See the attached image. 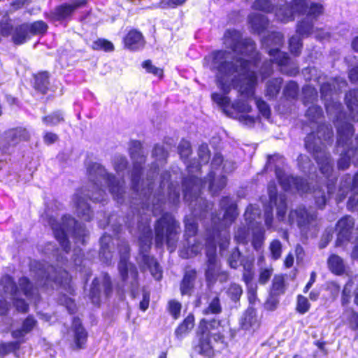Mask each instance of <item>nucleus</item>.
I'll return each instance as SVG.
<instances>
[{
	"mask_svg": "<svg viewBox=\"0 0 358 358\" xmlns=\"http://www.w3.org/2000/svg\"><path fill=\"white\" fill-rule=\"evenodd\" d=\"M129 154L133 162L130 178L134 196L130 201L132 215L122 218L116 214L110 215L106 224L101 221L99 225L104 228L110 227L115 235H117L124 226L129 232L136 236L139 244V264L143 269H148L157 280L162 277V271L157 260L148 252L152 241V231L150 227L151 213L157 216L162 213L165 206H174L180 200V189L178 184L169 182L170 173L164 171L160 175L159 185L155 190V178L158 175V165L152 164L147 173L146 181H141L143 164L145 155L142 144L138 141H131L129 144Z\"/></svg>",
	"mask_w": 358,
	"mask_h": 358,
	"instance_id": "obj_1",
	"label": "nucleus"
},
{
	"mask_svg": "<svg viewBox=\"0 0 358 358\" xmlns=\"http://www.w3.org/2000/svg\"><path fill=\"white\" fill-rule=\"evenodd\" d=\"M226 48L212 53L210 69L217 71V83L220 90L228 94L231 87L242 96L252 97L257 84L255 69L260 60L255 43L251 38H242L239 31L228 29L223 37Z\"/></svg>",
	"mask_w": 358,
	"mask_h": 358,
	"instance_id": "obj_2",
	"label": "nucleus"
},
{
	"mask_svg": "<svg viewBox=\"0 0 358 358\" xmlns=\"http://www.w3.org/2000/svg\"><path fill=\"white\" fill-rule=\"evenodd\" d=\"M29 271L36 286L24 276L18 280L19 288L13 278L8 275H3L0 280L3 296L12 299L18 311L26 313L29 309V305L26 301L20 298L21 292L29 300L34 303L40 300L38 287L47 292L54 289L55 287H62L67 293L73 294L74 289L71 283V278L65 269L56 268L45 262L32 260L29 264Z\"/></svg>",
	"mask_w": 358,
	"mask_h": 358,
	"instance_id": "obj_3",
	"label": "nucleus"
},
{
	"mask_svg": "<svg viewBox=\"0 0 358 358\" xmlns=\"http://www.w3.org/2000/svg\"><path fill=\"white\" fill-rule=\"evenodd\" d=\"M113 166L119 178L108 173L100 164L92 163L87 167L89 187L92 189L83 187L76 191L72 199L77 215L83 220L90 222L94 216L87 199L103 205L107 199L106 188L117 203L122 204L124 202V177L129 174L127 158L122 155H115Z\"/></svg>",
	"mask_w": 358,
	"mask_h": 358,
	"instance_id": "obj_4",
	"label": "nucleus"
},
{
	"mask_svg": "<svg viewBox=\"0 0 358 358\" xmlns=\"http://www.w3.org/2000/svg\"><path fill=\"white\" fill-rule=\"evenodd\" d=\"M323 115L320 106L313 105L308 107L306 116L310 127H317L316 133L312 131L305 138L306 149L313 155L316 160L321 173L327 180L325 186L317 185L313 191L316 206L323 208L327 203V197L334 192V185L336 178L333 176V163L330 155L326 150V144L333 142L334 131L330 125L320 124Z\"/></svg>",
	"mask_w": 358,
	"mask_h": 358,
	"instance_id": "obj_5",
	"label": "nucleus"
},
{
	"mask_svg": "<svg viewBox=\"0 0 358 358\" xmlns=\"http://www.w3.org/2000/svg\"><path fill=\"white\" fill-rule=\"evenodd\" d=\"M201 178L189 176L184 178L182 181V188L184 200L189 203L192 210V214L185 218V237L186 238L187 248L180 251V256L183 259H188L198 255L203 248L201 241L194 239L192 243L190 238L195 236L197 232V223L196 219L200 220L213 217L217 218V223H220L222 219L217 215H213L210 211L213 208V204L207 200L200 196L201 190L203 186Z\"/></svg>",
	"mask_w": 358,
	"mask_h": 358,
	"instance_id": "obj_6",
	"label": "nucleus"
},
{
	"mask_svg": "<svg viewBox=\"0 0 358 358\" xmlns=\"http://www.w3.org/2000/svg\"><path fill=\"white\" fill-rule=\"evenodd\" d=\"M42 217L51 227L62 249L59 250L53 243H48L41 250L49 259L52 257L58 264L64 265L67 262L65 255L70 250L67 236L71 234L76 244L84 245L88 237V231L70 215H64L58 220L47 210Z\"/></svg>",
	"mask_w": 358,
	"mask_h": 358,
	"instance_id": "obj_7",
	"label": "nucleus"
},
{
	"mask_svg": "<svg viewBox=\"0 0 358 358\" xmlns=\"http://www.w3.org/2000/svg\"><path fill=\"white\" fill-rule=\"evenodd\" d=\"M341 107V104L334 100L326 103L327 113L333 119L337 129L336 151L340 153L338 168L345 170L350 166L351 162L358 166V134L355 141H352L354 127L347 122Z\"/></svg>",
	"mask_w": 358,
	"mask_h": 358,
	"instance_id": "obj_8",
	"label": "nucleus"
},
{
	"mask_svg": "<svg viewBox=\"0 0 358 358\" xmlns=\"http://www.w3.org/2000/svg\"><path fill=\"white\" fill-rule=\"evenodd\" d=\"M220 206L224 210L222 221L220 223H217V218L215 217H212L213 231L208 232L206 239L207 262L217 261L216 255L217 241L220 245V250L227 249L230 240L228 229L238 215L236 206L230 197H223L220 200Z\"/></svg>",
	"mask_w": 358,
	"mask_h": 358,
	"instance_id": "obj_9",
	"label": "nucleus"
},
{
	"mask_svg": "<svg viewBox=\"0 0 358 358\" xmlns=\"http://www.w3.org/2000/svg\"><path fill=\"white\" fill-rule=\"evenodd\" d=\"M308 71L312 76L315 74V78H310V79L317 81L320 85L321 97L324 101V105L326 106L327 102L331 100L341 104L337 100V94L347 86L346 80L343 78L336 77L324 82L326 77L320 74L317 76V69L315 68H310ZM345 101L349 111L348 117L343 112V106L341 107V110L345 115L347 122H348L349 119L354 122H358V89L349 91L345 95Z\"/></svg>",
	"mask_w": 358,
	"mask_h": 358,
	"instance_id": "obj_10",
	"label": "nucleus"
},
{
	"mask_svg": "<svg viewBox=\"0 0 358 358\" xmlns=\"http://www.w3.org/2000/svg\"><path fill=\"white\" fill-rule=\"evenodd\" d=\"M220 329V321L201 320L197 332L199 342L196 351L205 357H213L217 345L224 346V337Z\"/></svg>",
	"mask_w": 358,
	"mask_h": 358,
	"instance_id": "obj_11",
	"label": "nucleus"
},
{
	"mask_svg": "<svg viewBox=\"0 0 358 358\" xmlns=\"http://www.w3.org/2000/svg\"><path fill=\"white\" fill-rule=\"evenodd\" d=\"M285 158L280 155L268 156L266 164L268 169L274 168L276 178L282 188L285 192H296L301 195L310 191V185L306 180L285 173Z\"/></svg>",
	"mask_w": 358,
	"mask_h": 358,
	"instance_id": "obj_12",
	"label": "nucleus"
},
{
	"mask_svg": "<svg viewBox=\"0 0 358 358\" xmlns=\"http://www.w3.org/2000/svg\"><path fill=\"white\" fill-rule=\"evenodd\" d=\"M155 241L157 248H162L166 243L172 252L176 248L180 234V224L169 213H164L155 224Z\"/></svg>",
	"mask_w": 358,
	"mask_h": 358,
	"instance_id": "obj_13",
	"label": "nucleus"
},
{
	"mask_svg": "<svg viewBox=\"0 0 358 358\" xmlns=\"http://www.w3.org/2000/svg\"><path fill=\"white\" fill-rule=\"evenodd\" d=\"M268 53L271 59L264 61L259 69L262 79L266 78L273 73V63L278 65L280 72L285 75L295 76L299 73L298 64L292 60L287 53L280 51L278 48H270Z\"/></svg>",
	"mask_w": 358,
	"mask_h": 358,
	"instance_id": "obj_14",
	"label": "nucleus"
},
{
	"mask_svg": "<svg viewBox=\"0 0 358 358\" xmlns=\"http://www.w3.org/2000/svg\"><path fill=\"white\" fill-rule=\"evenodd\" d=\"M118 249L120 253L118 270L124 283L123 287H127L134 297L138 289V270L134 264L129 262L130 248L128 243L124 241H120Z\"/></svg>",
	"mask_w": 358,
	"mask_h": 358,
	"instance_id": "obj_15",
	"label": "nucleus"
},
{
	"mask_svg": "<svg viewBox=\"0 0 358 358\" xmlns=\"http://www.w3.org/2000/svg\"><path fill=\"white\" fill-rule=\"evenodd\" d=\"M288 222L291 226L296 224L306 237L315 236L318 231L316 213L308 210L303 205L290 210Z\"/></svg>",
	"mask_w": 358,
	"mask_h": 358,
	"instance_id": "obj_16",
	"label": "nucleus"
},
{
	"mask_svg": "<svg viewBox=\"0 0 358 358\" xmlns=\"http://www.w3.org/2000/svg\"><path fill=\"white\" fill-rule=\"evenodd\" d=\"M268 194L269 205L265 207L264 223L268 229L273 227V208L276 207L277 217L279 220H283L287 211V196L284 193H278L275 182H270L268 185Z\"/></svg>",
	"mask_w": 358,
	"mask_h": 358,
	"instance_id": "obj_17",
	"label": "nucleus"
},
{
	"mask_svg": "<svg viewBox=\"0 0 358 358\" xmlns=\"http://www.w3.org/2000/svg\"><path fill=\"white\" fill-rule=\"evenodd\" d=\"M324 8L320 3H311L310 7L308 8L303 14H306V17L299 21L296 27V32L302 37H308L315 32V22L318 20L319 17L323 14ZM296 14L294 15V16ZM301 15H303L301 13Z\"/></svg>",
	"mask_w": 358,
	"mask_h": 358,
	"instance_id": "obj_18",
	"label": "nucleus"
},
{
	"mask_svg": "<svg viewBox=\"0 0 358 358\" xmlns=\"http://www.w3.org/2000/svg\"><path fill=\"white\" fill-rule=\"evenodd\" d=\"M310 0H293L290 3H285L276 11V17L278 21L287 22L294 20V14H301L310 7Z\"/></svg>",
	"mask_w": 358,
	"mask_h": 358,
	"instance_id": "obj_19",
	"label": "nucleus"
},
{
	"mask_svg": "<svg viewBox=\"0 0 358 358\" xmlns=\"http://www.w3.org/2000/svg\"><path fill=\"white\" fill-rule=\"evenodd\" d=\"M106 296H108L113 291L110 276L107 273L103 274L99 278L93 280L90 290L89 297L92 303L99 305L101 301V289Z\"/></svg>",
	"mask_w": 358,
	"mask_h": 358,
	"instance_id": "obj_20",
	"label": "nucleus"
},
{
	"mask_svg": "<svg viewBox=\"0 0 358 358\" xmlns=\"http://www.w3.org/2000/svg\"><path fill=\"white\" fill-rule=\"evenodd\" d=\"M30 137L29 131L24 128H17L6 131L0 139V149L2 153H6L9 148L14 146L21 141H28Z\"/></svg>",
	"mask_w": 358,
	"mask_h": 358,
	"instance_id": "obj_21",
	"label": "nucleus"
},
{
	"mask_svg": "<svg viewBox=\"0 0 358 358\" xmlns=\"http://www.w3.org/2000/svg\"><path fill=\"white\" fill-rule=\"evenodd\" d=\"M224 161L223 160L222 156L216 153L211 162V171L208 176V181L209 182V189L213 194H217L221 189H222L227 184V178L222 176L217 180H215V169H218L220 165H223Z\"/></svg>",
	"mask_w": 358,
	"mask_h": 358,
	"instance_id": "obj_22",
	"label": "nucleus"
},
{
	"mask_svg": "<svg viewBox=\"0 0 358 358\" xmlns=\"http://www.w3.org/2000/svg\"><path fill=\"white\" fill-rule=\"evenodd\" d=\"M354 224V219L349 215L345 216L338 220L336 225L338 231L337 246H342L345 241H350L353 238Z\"/></svg>",
	"mask_w": 358,
	"mask_h": 358,
	"instance_id": "obj_23",
	"label": "nucleus"
},
{
	"mask_svg": "<svg viewBox=\"0 0 358 358\" xmlns=\"http://www.w3.org/2000/svg\"><path fill=\"white\" fill-rule=\"evenodd\" d=\"M71 331L77 348H84L87 340L88 334L79 318L73 317Z\"/></svg>",
	"mask_w": 358,
	"mask_h": 358,
	"instance_id": "obj_24",
	"label": "nucleus"
},
{
	"mask_svg": "<svg viewBox=\"0 0 358 358\" xmlns=\"http://www.w3.org/2000/svg\"><path fill=\"white\" fill-rule=\"evenodd\" d=\"M231 109L238 113H243L238 117L241 122L248 126H251L255 123V117L247 114L252 110L251 106L247 101L238 100L235 101L231 105Z\"/></svg>",
	"mask_w": 358,
	"mask_h": 358,
	"instance_id": "obj_25",
	"label": "nucleus"
},
{
	"mask_svg": "<svg viewBox=\"0 0 358 358\" xmlns=\"http://www.w3.org/2000/svg\"><path fill=\"white\" fill-rule=\"evenodd\" d=\"M85 4V0H76L71 4L66 3L59 6L53 11V18L56 20H64L69 17L76 8L83 7Z\"/></svg>",
	"mask_w": 358,
	"mask_h": 358,
	"instance_id": "obj_26",
	"label": "nucleus"
},
{
	"mask_svg": "<svg viewBox=\"0 0 358 358\" xmlns=\"http://www.w3.org/2000/svg\"><path fill=\"white\" fill-rule=\"evenodd\" d=\"M124 45L130 50L143 49L145 41L141 32L136 29L130 30L124 38Z\"/></svg>",
	"mask_w": 358,
	"mask_h": 358,
	"instance_id": "obj_27",
	"label": "nucleus"
},
{
	"mask_svg": "<svg viewBox=\"0 0 358 358\" xmlns=\"http://www.w3.org/2000/svg\"><path fill=\"white\" fill-rule=\"evenodd\" d=\"M37 321L32 315H29L22 323V326L11 331L12 337L22 343L24 342V336L30 333L36 327Z\"/></svg>",
	"mask_w": 358,
	"mask_h": 358,
	"instance_id": "obj_28",
	"label": "nucleus"
},
{
	"mask_svg": "<svg viewBox=\"0 0 358 358\" xmlns=\"http://www.w3.org/2000/svg\"><path fill=\"white\" fill-rule=\"evenodd\" d=\"M113 244L112 243V237L110 235L104 234L100 238L99 257L106 264L111 262L113 253Z\"/></svg>",
	"mask_w": 358,
	"mask_h": 358,
	"instance_id": "obj_29",
	"label": "nucleus"
},
{
	"mask_svg": "<svg viewBox=\"0 0 358 358\" xmlns=\"http://www.w3.org/2000/svg\"><path fill=\"white\" fill-rule=\"evenodd\" d=\"M196 278V271L194 268H187L180 282V290L182 296H190L194 288Z\"/></svg>",
	"mask_w": 358,
	"mask_h": 358,
	"instance_id": "obj_30",
	"label": "nucleus"
},
{
	"mask_svg": "<svg viewBox=\"0 0 358 358\" xmlns=\"http://www.w3.org/2000/svg\"><path fill=\"white\" fill-rule=\"evenodd\" d=\"M245 220L249 227L262 225L261 209L257 205L250 204L244 214Z\"/></svg>",
	"mask_w": 358,
	"mask_h": 358,
	"instance_id": "obj_31",
	"label": "nucleus"
},
{
	"mask_svg": "<svg viewBox=\"0 0 358 358\" xmlns=\"http://www.w3.org/2000/svg\"><path fill=\"white\" fill-rule=\"evenodd\" d=\"M280 2L282 1L281 0H255L252 4V8L255 10H259L265 13H271L275 10V15L277 17V10L283 6L285 3H287V1L283 2V3ZM276 19L278 20V18Z\"/></svg>",
	"mask_w": 358,
	"mask_h": 358,
	"instance_id": "obj_32",
	"label": "nucleus"
},
{
	"mask_svg": "<svg viewBox=\"0 0 358 358\" xmlns=\"http://www.w3.org/2000/svg\"><path fill=\"white\" fill-rule=\"evenodd\" d=\"M248 20L252 30L258 34L262 32L268 24L267 17L259 13H251L248 15Z\"/></svg>",
	"mask_w": 358,
	"mask_h": 358,
	"instance_id": "obj_33",
	"label": "nucleus"
},
{
	"mask_svg": "<svg viewBox=\"0 0 358 358\" xmlns=\"http://www.w3.org/2000/svg\"><path fill=\"white\" fill-rule=\"evenodd\" d=\"M194 327V316L193 314L188 315L182 323L176 329L175 336L177 339L182 340L192 330Z\"/></svg>",
	"mask_w": 358,
	"mask_h": 358,
	"instance_id": "obj_34",
	"label": "nucleus"
},
{
	"mask_svg": "<svg viewBox=\"0 0 358 358\" xmlns=\"http://www.w3.org/2000/svg\"><path fill=\"white\" fill-rule=\"evenodd\" d=\"M352 177L350 174L344 175L340 182L338 191L336 196L338 203L341 202L353 188Z\"/></svg>",
	"mask_w": 358,
	"mask_h": 358,
	"instance_id": "obj_35",
	"label": "nucleus"
},
{
	"mask_svg": "<svg viewBox=\"0 0 358 358\" xmlns=\"http://www.w3.org/2000/svg\"><path fill=\"white\" fill-rule=\"evenodd\" d=\"M205 277L208 286L213 285L217 280L220 271V265L218 261L207 262Z\"/></svg>",
	"mask_w": 358,
	"mask_h": 358,
	"instance_id": "obj_36",
	"label": "nucleus"
},
{
	"mask_svg": "<svg viewBox=\"0 0 358 358\" xmlns=\"http://www.w3.org/2000/svg\"><path fill=\"white\" fill-rule=\"evenodd\" d=\"M283 79L275 78L268 80L266 83L265 96L268 99H274L279 94Z\"/></svg>",
	"mask_w": 358,
	"mask_h": 358,
	"instance_id": "obj_37",
	"label": "nucleus"
},
{
	"mask_svg": "<svg viewBox=\"0 0 358 358\" xmlns=\"http://www.w3.org/2000/svg\"><path fill=\"white\" fill-rule=\"evenodd\" d=\"M329 270L336 275H343L345 273V265L341 257L336 255H331L328 259Z\"/></svg>",
	"mask_w": 358,
	"mask_h": 358,
	"instance_id": "obj_38",
	"label": "nucleus"
},
{
	"mask_svg": "<svg viewBox=\"0 0 358 358\" xmlns=\"http://www.w3.org/2000/svg\"><path fill=\"white\" fill-rule=\"evenodd\" d=\"M252 233V244L257 251L261 250L265 240V230L263 226L250 227Z\"/></svg>",
	"mask_w": 358,
	"mask_h": 358,
	"instance_id": "obj_39",
	"label": "nucleus"
},
{
	"mask_svg": "<svg viewBox=\"0 0 358 358\" xmlns=\"http://www.w3.org/2000/svg\"><path fill=\"white\" fill-rule=\"evenodd\" d=\"M29 34L27 24L26 23L22 24L14 29L12 41L16 45L22 44L26 42Z\"/></svg>",
	"mask_w": 358,
	"mask_h": 358,
	"instance_id": "obj_40",
	"label": "nucleus"
},
{
	"mask_svg": "<svg viewBox=\"0 0 358 358\" xmlns=\"http://www.w3.org/2000/svg\"><path fill=\"white\" fill-rule=\"evenodd\" d=\"M299 87L298 84L293 81H289L283 89V96L287 100H296L299 96Z\"/></svg>",
	"mask_w": 358,
	"mask_h": 358,
	"instance_id": "obj_41",
	"label": "nucleus"
},
{
	"mask_svg": "<svg viewBox=\"0 0 358 358\" xmlns=\"http://www.w3.org/2000/svg\"><path fill=\"white\" fill-rule=\"evenodd\" d=\"M303 38L298 34L293 35L289 40V48L290 52L298 57L300 55L301 52V49L303 48Z\"/></svg>",
	"mask_w": 358,
	"mask_h": 358,
	"instance_id": "obj_42",
	"label": "nucleus"
},
{
	"mask_svg": "<svg viewBox=\"0 0 358 358\" xmlns=\"http://www.w3.org/2000/svg\"><path fill=\"white\" fill-rule=\"evenodd\" d=\"M283 34L280 32L274 31L265 36L262 43L266 46H280L283 43Z\"/></svg>",
	"mask_w": 358,
	"mask_h": 358,
	"instance_id": "obj_43",
	"label": "nucleus"
},
{
	"mask_svg": "<svg viewBox=\"0 0 358 358\" xmlns=\"http://www.w3.org/2000/svg\"><path fill=\"white\" fill-rule=\"evenodd\" d=\"M48 85V74L47 72L40 73L35 76L34 87L36 90L45 94Z\"/></svg>",
	"mask_w": 358,
	"mask_h": 358,
	"instance_id": "obj_44",
	"label": "nucleus"
},
{
	"mask_svg": "<svg viewBox=\"0 0 358 358\" xmlns=\"http://www.w3.org/2000/svg\"><path fill=\"white\" fill-rule=\"evenodd\" d=\"M285 291V279L282 275H275L271 289V294L273 296H279L284 294Z\"/></svg>",
	"mask_w": 358,
	"mask_h": 358,
	"instance_id": "obj_45",
	"label": "nucleus"
},
{
	"mask_svg": "<svg viewBox=\"0 0 358 358\" xmlns=\"http://www.w3.org/2000/svg\"><path fill=\"white\" fill-rule=\"evenodd\" d=\"M211 96L213 101L220 106L227 115L230 116L231 114L229 109L230 106L229 98L225 94L223 95L219 93H213Z\"/></svg>",
	"mask_w": 358,
	"mask_h": 358,
	"instance_id": "obj_46",
	"label": "nucleus"
},
{
	"mask_svg": "<svg viewBox=\"0 0 358 358\" xmlns=\"http://www.w3.org/2000/svg\"><path fill=\"white\" fill-rule=\"evenodd\" d=\"M14 29L8 15H3L0 20V34L3 37L12 36Z\"/></svg>",
	"mask_w": 358,
	"mask_h": 358,
	"instance_id": "obj_47",
	"label": "nucleus"
},
{
	"mask_svg": "<svg viewBox=\"0 0 358 358\" xmlns=\"http://www.w3.org/2000/svg\"><path fill=\"white\" fill-rule=\"evenodd\" d=\"M222 306L218 296L213 297L208 306L203 310V315H217L222 312Z\"/></svg>",
	"mask_w": 358,
	"mask_h": 358,
	"instance_id": "obj_48",
	"label": "nucleus"
},
{
	"mask_svg": "<svg viewBox=\"0 0 358 358\" xmlns=\"http://www.w3.org/2000/svg\"><path fill=\"white\" fill-rule=\"evenodd\" d=\"M42 121L47 126H56L64 121L63 113L62 111H55L49 115L43 117Z\"/></svg>",
	"mask_w": 358,
	"mask_h": 358,
	"instance_id": "obj_49",
	"label": "nucleus"
},
{
	"mask_svg": "<svg viewBox=\"0 0 358 358\" xmlns=\"http://www.w3.org/2000/svg\"><path fill=\"white\" fill-rule=\"evenodd\" d=\"M249 229H250V228L248 226L246 227L245 226L243 225L238 227L235 231L234 240L238 243H247L250 236Z\"/></svg>",
	"mask_w": 358,
	"mask_h": 358,
	"instance_id": "obj_50",
	"label": "nucleus"
},
{
	"mask_svg": "<svg viewBox=\"0 0 358 358\" xmlns=\"http://www.w3.org/2000/svg\"><path fill=\"white\" fill-rule=\"evenodd\" d=\"M26 24H27L29 32L31 34H42L45 33L48 29L47 24L42 20Z\"/></svg>",
	"mask_w": 358,
	"mask_h": 358,
	"instance_id": "obj_51",
	"label": "nucleus"
},
{
	"mask_svg": "<svg viewBox=\"0 0 358 358\" xmlns=\"http://www.w3.org/2000/svg\"><path fill=\"white\" fill-rule=\"evenodd\" d=\"M303 103L305 105L313 103L317 98V90L310 85H306L303 88Z\"/></svg>",
	"mask_w": 358,
	"mask_h": 358,
	"instance_id": "obj_52",
	"label": "nucleus"
},
{
	"mask_svg": "<svg viewBox=\"0 0 358 358\" xmlns=\"http://www.w3.org/2000/svg\"><path fill=\"white\" fill-rule=\"evenodd\" d=\"M92 48L95 50H104L106 52H110L114 50L113 43L103 38H99L94 41Z\"/></svg>",
	"mask_w": 358,
	"mask_h": 358,
	"instance_id": "obj_53",
	"label": "nucleus"
},
{
	"mask_svg": "<svg viewBox=\"0 0 358 358\" xmlns=\"http://www.w3.org/2000/svg\"><path fill=\"white\" fill-rule=\"evenodd\" d=\"M244 257L242 256L238 248H236L233 250L228 258V264L231 268H237L240 266L241 260Z\"/></svg>",
	"mask_w": 358,
	"mask_h": 358,
	"instance_id": "obj_54",
	"label": "nucleus"
},
{
	"mask_svg": "<svg viewBox=\"0 0 358 358\" xmlns=\"http://www.w3.org/2000/svg\"><path fill=\"white\" fill-rule=\"evenodd\" d=\"M21 345V342L18 340L16 341H11L8 343H0V355L3 356L10 352H14L17 350Z\"/></svg>",
	"mask_w": 358,
	"mask_h": 358,
	"instance_id": "obj_55",
	"label": "nucleus"
},
{
	"mask_svg": "<svg viewBox=\"0 0 358 358\" xmlns=\"http://www.w3.org/2000/svg\"><path fill=\"white\" fill-rule=\"evenodd\" d=\"M227 296L233 301H237L243 294L241 285L236 283H231L227 290Z\"/></svg>",
	"mask_w": 358,
	"mask_h": 358,
	"instance_id": "obj_56",
	"label": "nucleus"
},
{
	"mask_svg": "<svg viewBox=\"0 0 358 358\" xmlns=\"http://www.w3.org/2000/svg\"><path fill=\"white\" fill-rule=\"evenodd\" d=\"M58 303L66 307L70 314L76 312V305L74 301L66 294H62L58 299Z\"/></svg>",
	"mask_w": 358,
	"mask_h": 358,
	"instance_id": "obj_57",
	"label": "nucleus"
},
{
	"mask_svg": "<svg viewBox=\"0 0 358 358\" xmlns=\"http://www.w3.org/2000/svg\"><path fill=\"white\" fill-rule=\"evenodd\" d=\"M310 308V303H309L308 299L302 295H299L297 296V303H296V310L300 314H305L307 313Z\"/></svg>",
	"mask_w": 358,
	"mask_h": 358,
	"instance_id": "obj_58",
	"label": "nucleus"
},
{
	"mask_svg": "<svg viewBox=\"0 0 358 358\" xmlns=\"http://www.w3.org/2000/svg\"><path fill=\"white\" fill-rule=\"evenodd\" d=\"M353 284V281L350 279L343 289L341 297V302L343 306H346L350 303Z\"/></svg>",
	"mask_w": 358,
	"mask_h": 358,
	"instance_id": "obj_59",
	"label": "nucleus"
},
{
	"mask_svg": "<svg viewBox=\"0 0 358 358\" xmlns=\"http://www.w3.org/2000/svg\"><path fill=\"white\" fill-rule=\"evenodd\" d=\"M168 156L167 148L157 144L152 150V157L159 162H164Z\"/></svg>",
	"mask_w": 358,
	"mask_h": 358,
	"instance_id": "obj_60",
	"label": "nucleus"
},
{
	"mask_svg": "<svg viewBox=\"0 0 358 358\" xmlns=\"http://www.w3.org/2000/svg\"><path fill=\"white\" fill-rule=\"evenodd\" d=\"M300 169L304 173H310L312 169V163L308 157L300 155L297 159Z\"/></svg>",
	"mask_w": 358,
	"mask_h": 358,
	"instance_id": "obj_61",
	"label": "nucleus"
},
{
	"mask_svg": "<svg viewBox=\"0 0 358 358\" xmlns=\"http://www.w3.org/2000/svg\"><path fill=\"white\" fill-rule=\"evenodd\" d=\"M271 257L274 260L278 259L281 256L282 244L278 240H273L269 246Z\"/></svg>",
	"mask_w": 358,
	"mask_h": 358,
	"instance_id": "obj_62",
	"label": "nucleus"
},
{
	"mask_svg": "<svg viewBox=\"0 0 358 358\" xmlns=\"http://www.w3.org/2000/svg\"><path fill=\"white\" fill-rule=\"evenodd\" d=\"M200 164H206L210 159V151L206 144H202L198 150Z\"/></svg>",
	"mask_w": 358,
	"mask_h": 358,
	"instance_id": "obj_63",
	"label": "nucleus"
},
{
	"mask_svg": "<svg viewBox=\"0 0 358 358\" xmlns=\"http://www.w3.org/2000/svg\"><path fill=\"white\" fill-rule=\"evenodd\" d=\"M256 105L262 115L268 119L271 115V108L268 104L262 99H256Z\"/></svg>",
	"mask_w": 358,
	"mask_h": 358,
	"instance_id": "obj_64",
	"label": "nucleus"
}]
</instances>
